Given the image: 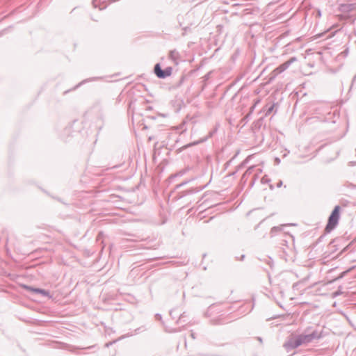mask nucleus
Listing matches in <instances>:
<instances>
[{"label":"nucleus","mask_w":356,"mask_h":356,"mask_svg":"<svg viewBox=\"0 0 356 356\" xmlns=\"http://www.w3.org/2000/svg\"><path fill=\"white\" fill-rule=\"evenodd\" d=\"M191 337H192L193 339H195V334H194L193 332H192V333L191 334Z\"/></svg>","instance_id":"obj_27"},{"label":"nucleus","mask_w":356,"mask_h":356,"mask_svg":"<svg viewBox=\"0 0 356 356\" xmlns=\"http://www.w3.org/2000/svg\"><path fill=\"white\" fill-rule=\"evenodd\" d=\"M254 166H251V167L248 168L245 172V174H250L252 172V170L254 169Z\"/></svg>","instance_id":"obj_17"},{"label":"nucleus","mask_w":356,"mask_h":356,"mask_svg":"<svg viewBox=\"0 0 356 356\" xmlns=\"http://www.w3.org/2000/svg\"><path fill=\"white\" fill-rule=\"evenodd\" d=\"M113 342L108 343L106 344V346L108 347L111 344H112Z\"/></svg>","instance_id":"obj_30"},{"label":"nucleus","mask_w":356,"mask_h":356,"mask_svg":"<svg viewBox=\"0 0 356 356\" xmlns=\"http://www.w3.org/2000/svg\"><path fill=\"white\" fill-rule=\"evenodd\" d=\"M268 264H269V266H270V268H272V267H273V263L269 262V263H268Z\"/></svg>","instance_id":"obj_32"},{"label":"nucleus","mask_w":356,"mask_h":356,"mask_svg":"<svg viewBox=\"0 0 356 356\" xmlns=\"http://www.w3.org/2000/svg\"><path fill=\"white\" fill-rule=\"evenodd\" d=\"M261 181L262 184H267V183H269L270 181V179L266 175H264L261 178Z\"/></svg>","instance_id":"obj_12"},{"label":"nucleus","mask_w":356,"mask_h":356,"mask_svg":"<svg viewBox=\"0 0 356 356\" xmlns=\"http://www.w3.org/2000/svg\"><path fill=\"white\" fill-rule=\"evenodd\" d=\"M185 79L186 76L184 75L181 76L179 83H177V86H180L184 83Z\"/></svg>","instance_id":"obj_15"},{"label":"nucleus","mask_w":356,"mask_h":356,"mask_svg":"<svg viewBox=\"0 0 356 356\" xmlns=\"http://www.w3.org/2000/svg\"><path fill=\"white\" fill-rule=\"evenodd\" d=\"M341 294V291L340 290H338L334 293V297H336L337 296H339Z\"/></svg>","instance_id":"obj_19"},{"label":"nucleus","mask_w":356,"mask_h":356,"mask_svg":"<svg viewBox=\"0 0 356 356\" xmlns=\"http://www.w3.org/2000/svg\"><path fill=\"white\" fill-rule=\"evenodd\" d=\"M308 329H307L305 332L300 334V337L303 341L304 344L309 343L314 341V339H319L322 338L321 332H319L317 330H314L311 333L307 332Z\"/></svg>","instance_id":"obj_3"},{"label":"nucleus","mask_w":356,"mask_h":356,"mask_svg":"<svg viewBox=\"0 0 356 356\" xmlns=\"http://www.w3.org/2000/svg\"><path fill=\"white\" fill-rule=\"evenodd\" d=\"M274 107H275V104H272L270 105L267 109H266V115H270L273 109H274Z\"/></svg>","instance_id":"obj_11"},{"label":"nucleus","mask_w":356,"mask_h":356,"mask_svg":"<svg viewBox=\"0 0 356 356\" xmlns=\"http://www.w3.org/2000/svg\"><path fill=\"white\" fill-rule=\"evenodd\" d=\"M282 185V181H279V182L277 184V187L280 188V187H281Z\"/></svg>","instance_id":"obj_23"},{"label":"nucleus","mask_w":356,"mask_h":356,"mask_svg":"<svg viewBox=\"0 0 356 356\" xmlns=\"http://www.w3.org/2000/svg\"><path fill=\"white\" fill-rule=\"evenodd\" d=\"M318 15L321 16V12L320 11L318 12Z\"/></svg>","instance_id":"obj_34"},{"label":"nucleus","mask_w":356,"mask_h":356,"mask_svg":"<svg viewBox=\"0 0 356 356\" xmlns=\"http://www.w3.org/2000/svg\"><path fill=\"white\" fill-rule=\"evenodd\" d=\"M340 209L341 207L339 205L334 207L328 218L327 223L325 228L326 232H330L338 225L340 218Z\"/></svg>","instance_id":"obj_1"},{"label":"nucleus","mask_w":356,"mask_h":356,"mask_svg":"<svg viewBox=\"0 0 356 356\" xmlns=\"http://www.w3.org/2000/svg\"><path fill=\"white\" fill-rule=\"evenodd\" d=\"M244 257H245V255H244V254L241 255V260H243V259H244Z\"/></svg>","instance_id":"obj_31"},{"label":"nucleus","mask_w":356,"mask_h":356,"mask_svg":"<svg viewBox=\"0 0 356 356\" xmlns=\"http://www.w3.org/2000/svg\"><path fill=\"white\" fill-rule=\"evenodd\" d=\"M188 181H184V182L181 183L180 184H179V185L177 186V187L179 188V187L183 186H184L185 184H186Z\"/></svg>","instance_id":"obj_22"},{"label":"nucleus","mask_w":356,"mask_h":356,"mask_svg":"<svg viewBox=\"0 0 356 356\" xmlns=\"http://www.w3.org/2000/svg\"><path fill=\"white\" fill-rule=\"evenodd\" d=\"M297 60L296 57L293 56L291 57L289 60L284 62V63L279 65L277 68L275 69L274 72H275L277 74H280L285 71L293 63L296 62Z\"/></svg>","instance_id":"obj_5"},{"label":"nucleus","mask_w":356,"mask_h":356,"mask_svg":"<svg viewBox=\"0 0 356 356\" xmlns=\"http://www.w3.org/2000/svg\"><path fill=\"white\" fill-rule=\"evenodd\" d=\"M204 187L205 186L192 188H190L188 190L182 191L181 192V196L184 197V196H186V195H190V194H193V193H198V192L201 191L202 190H203L204 188Z\"/></svg>","instance_id":"obj_7"},{"label":"nucleus","mask_w":356,"mask_h":356,"mask_svg":"<svg viewBox=\"0 0 356 356\" xmlns=\"http://www.w3.org/2000/svg\"><path fill=\"white\" fill-rule=\"evenodd\" d=\"M182 175H183V173H182V172H179V173L178 174V175H179V176H181ZM177 175H172L171 177H177Z\"/></svg>","instance_id":"obj_25"},{"label":"nucleus","mask_w":356,"mask_h":356,"mask_svg":"<svg viewBox=\"0 0 356 356\" xmlns=\"http://www.w3.org/2000/svg\"><path fill=\"white\" fill-rule=\"evenodd\" d=\"M277 162H280V159L278 158L276 159Z\"/></svg>","instance_id":"obj_33"},{"label":"nucleus","mask_w":356,"mask_h":356,"mask_svg":"<svg viewBox=\"0 0 356 356\" xmlns=\"http://www.w3.org/2000/svg\"><path fill=\"white\" fill-rule=\"evenodd\" d=\"M302 344H304L303 341L300 334L290 337L288 341L284 343V347L287 349H294Z\"/></svg>","instance_id":"obj_4"},{"label":"nucleus","mask_w":356,"mask_h":356,"mask_svg":"<svg viewBox=\"0 0 356 356\" xmlns=\"http://www.w3.org/2000/svg\"><path fill=\"white\" fill-rule=\"evenodd\" d=\"M211 74V72H209L207 73L203 77H202V90H204L205 88L207 86V81L210 79Z\"/></svg>","instance_id":"obj_8"},{"label":"nucleus","mask_w":356,"mask_h":356,"mask_svg":"<svg viewBox=\"0 0 356 356\" xmlns=\"http://www.w3.org/2000/svg\"><path fill=\"white\" fill-rule=\"evenodd\" d=\"M99 78L98 77H93V78H90V79H84L82 81H81L78 85H76L74 89H76L78 88L79 87H80L81 85H83V83H86L87 82H89V81H95V80H97Z\"/></svg>","instance_id":"obj_10"},{"label":"nucleus","mask_w":356,"mask_h":356,"mask_svg":"<svg viewBox=\"0 0 356 356\" xmlns=\"http://www.w3.org/2000/svg\"><path fill=\"white\" fill-rule=\"evenodd\" d=\"M348 7H349V10H352V9H353L354 5L353 4H350L348 6Z\"/></svg>","instance_id":"obj_24"},{"label":"nucleus","mask_w":356,"mask_h":356,"mask_svg":"<svg viewBox=\"0 0 356 356\" xmlns=\"http://www.w3.org/2000/svg\"><path fill=\"white\" fill-rule=\"evenodd\" d=\"M24 288L29 291H32L35 293H40L42 294L43 296H50L49 292L47 290L40 289V288H34L32 286L24 285Z\"/></svg>","instance_id":"obj_6"},{"label":"nucleus","mask_w":356,"mask_h":356,"mask_svg":"<svg viewBox=\"0 0 356 356\" xmlns=\"http://www.w3.org/2000/svg\"><path fill=\"white\" fill-rule=\"evenodd\" d=\"M172 72V67H167L164 70L161 68L160 63H156L154 67V73L159 79H165L170 76Z\"/></svg>","instance_id":"obj_2"},{"label":"nucleus","mask_w":356,"mask_h":356,"mask_svg":"<svg viewBox=\"0 0 356 356\" xmlns=\"http://www.w3.org/2000/svg\"><path fill=\"white\" fill-rule=\"evenodd\" d=\"M174 312H175V311H174V310H171V311L170 312V315L171 316H172V314H173Z\"/></svg>","instance_id":"obj_29"},{"label":"nucleus","mask_w":356,"mask_h":356,"mask_svg":"<svg viewBox=\"0 0 356 356\" xmlns=\"http://www.w3.org/2000/svg\"><path fill=\"white\" fill-rule=\"evenodd\" d=\"M356 82V74L354 76L353 79V81H352V84H351V86H350V88H352L353 87V85L354 84V83Z\"/></svg>","instance_id":"obj_21"},{"label":"nucleus","mask_w":356,"mask_h":356,"mask_svg":"<svg viewBox=\"0 0 356 356\" xmlns=\"http://www.w3.org/2000/svg\"><path fill=\"white\" fill-rule=\"evenodd\" d=\"M145 330H146V328L144 326H142L136 329L134 332H135V334H138V333H139L140 332H143Z\"/></svg>","instance_id":"obj_14"},{"label":"nucleus","mask_w":356,"mask_h":356,"mask_svg":"<svg viewBox=\"0 0 356 356\" xmlns=\"http://www.w3.org/2000/svg\"><path fill=\"white\" fill-rule=\"evenodd\" d=\"M181 331V329H178V330H173L172 331H170V332H180Z\"/></svg>","instance_id":"obj_26"},{"label":"nucleus","mask_w":356,"mask_h":356,"mask_svg":"<svg viewBox=\"0 0 356 356\" xmlns=\"http://www.w3.org/2000/svg\"><path fill=\"white\" fill-rule=\"evenodd\" d=\"M257 339L260 343H262V339L261 337H257Z\"/></svg>","instance_id":"obj_28"},{"label":"nucleus","mask_w":356,"mask_h":356,"mask_svg":"<svg viewBox=\"0 0 356 356\" xmlns=\"http://www.w3.org/2000/svg\"><path fill=\"white\" fill-rule=\"evenodd\" d=\"M199 143H200V141H195V142H193L192 143L187 145L186 147H187L193 146V145H197Z\"/></svg>","instance_id":"obj_18"},{"label":"nucleus","mask_w":356,"mask_h":356,"mask_svg":"<svg viewBox=\"0 0 356 356\" xmlns=\"http://www.w3.org/2000/svg\"><path fill=\"white\" fill-rule=\"evenodd\" d=\"M281 229H282V227H273L271 229V230H270V233H271V234H274V233H275V232H278V231H280V230H281Z\"/></svg>","instance_id":"obj_13"},{"label":"nucleus","mask_w":356,"mask_h":356,"mask_svg":"<svg viewBox=\"0 0 356 356\" xmlns=\"http://www.w3.org/2000/svg\"><path fill=\"white\" fill-rule=\"evenodd\" d=\"M179 52L175 49L171 50L169 53V58L175 62H177L179 58Z\"/></svg>","instance_id":"obj_9"},{"label":"nucleus","mask_w":356,"mask_h":356,"mask_svg":"<svg viewBox=\"0 0 356 356\" xmlns=\"http://www.w3.org/2000/svg\"><path fill=\"white\" fill-rule=\"evenodd\" d=\"M1 35H2V33H0V36H1Z\"/></svg>","instance_id":"obj_35"},{"label":"nucleus","mask_w":356,"mask_h":356,"mask_svg":"<svg viewBox=\"0 0 356 356\" xmlns=\"http://www.w3.org/2000/svg\"><path fill=\"white\" fill-rule=\"evenodd\" d=\"M184 316H185V312H183V313L180 315V316H179V319L177 321V324H178V323H179L181 322V319H182Z\"/></svg>","instance_id":"obj_16"},{"label":"nucleus","mask_w":356,"mask_h":356,"mask_svg":"<svg viewBox=\"0 0 356 356\" xmlns=\"http://www.w3.org/2000/svg\"><path fill=\"white\" fill-rule=\"evenodd\" d=\"M156 318L157 320H159V321H161V319H162V316H161V314H156Z\"/></svg>","instance_id":"obj_20"}]
</instances>
